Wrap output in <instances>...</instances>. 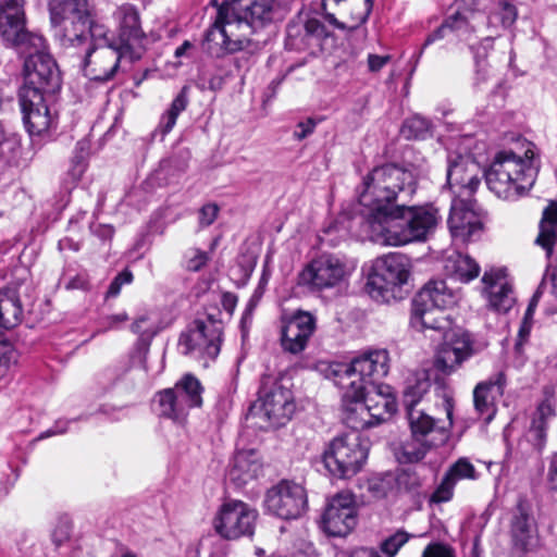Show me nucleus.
Returning <instances> with one entry per match:
<instances>
[{
  "mask_svg": "<svg viewBox=\"0 0 557 557\" xmlns=\"http://www.w3.org/2000/svg\"><path fill=\"white\" fill-rule=\"evenodd\" d=\"M418 176L411 169L393 163L373 168L367 173L359 188V203L366 208L364 226L367 232L380 227V222L389 215L417 190Z\"/></svg>",
  "mask_w": 557,
  "mask_h": 557,
  "instance_id": "obj_1",
  "label": "nucleus"
},
{
  "mask_svg": "<svg viewBox=\"0 0 557 557\" xmlns=\"http://www.w3.org/2000/svg\"><path fill=\"white\" fill-rule=\"evenodd\" d=\"M271 23L240 9L234 2L223 3L214 24L207 30L203 48L216 58L227 53L260 50L268 41L265 28Z\"/></svg>",
  "mask_w": 557,
  "mask_h": 557,
  "instance_id": "obj_2",
  "label": "nucleus"
},
{
  "mask_svg": "<svg viewBox=\"0 0 557 557\" xmlns=\"http://www.w3.org/2000/svg\"><path fill=\"white\" fill-rule=\"evenodd\" d=\"M537 171L534 151L529 145L523 156L512 150L496 153L484 175L488 189L495 196L504 200H516L532 188Z\"/></svg>",
  "mask_w": 557,
  "mask_h": 557,
  "instance_id": "obj_3",
  "label": "nucleus"
},
{
  "mask_svg": "<svg viewBox=\"0 0 557 557\" xmlns=\"http://www.w3.org/2000/svg\"><path fill=\"white\" fill-rule=\"evenodd\" d=\"M120 41L119 48L111 45H98L87 49L83 70L88 78L106 82L113 76L121 61L132 62L137 59L139 17L133 7L123 8Z\"/></svg>",
  "mask_w": 557,
  "mask_h": 557,
  "instance_id": "obj_4",
  "label": "nucleus"
},
{
  "mask_svg": "<svg viewBox=\"0 0 557 557\" xmlns=\"http://www.w3.org/2000/svg\"><path fill=\"white\" fill-rule=\"evenodd\" d=\"M441 216L433 206H397L380 222V227L371 228V240L389 246H400L424 240L434 232Z\"/></svg>",
  "mask_w": 557,
  "mask_h": 557,
  "instance_id": "obj_5",
  "label": "nucleus"
},
{
  "mask_svg": "<svg viewBox=\"0 0 557 557\" xmlns=\"http://www.w3.org/2000/svg\"><path fill=\"white\" fill-rule=\"evenodd\" d=\"M51 23L63 26L72 46L90 42V47L110 45L103 25L94 18L90 0H48Z\"/></svg>",
  "mask_w": 557,
  "mask_h": 557,
  "instance_id": "obj_6",
  "label": "nucleus"
},
{
  "mask_svg": "<svg viewBox=\"0 0 557 557\" xmlns=\"http://www.w3.org/2000/svg\"><path fill=\"white\" fill-rule=\"evenodd\" d=\"M442 401L446 419H434L423 409H411L407 418L411 438L403 445V454L408 462H418L436 447L449 440L453 426V398L442 392Z\"/></svg>",
  "mask_w": 557,
  "mask_h": 557,
  "instance_id": "obj_7",
  "label": "nucleus"
},
{
  "mask_svg": "<svg viewBox=\"0 0 557 557\" xmlns=\"http://www.w3.org/2000/svg\"><path fill=\"white\" fill-rule=\"evenodd\" d=\"M389 371V356L386 349H374L363 352L350 363H332L329 375L338 387L372 389L382 388L380 381Z\"/></svg>",
  "mask_w": 557,
  "mask_h": 557,
  "instance_id": "obj_8",
  "label": "nucleus"
},
{
  "mask_svg": "<svg viewBox=\"0 0 557 557\" xmlns=\"http://www.w3.org/2000/svg\"><path fill=\"white\" fill-rule=\"evenodd\" d=\"M202 392L200 381L193 374L186 373L173 387L158 392L152 405L159 416L182 422L189 409L201 407Z\"/></svg>",
  "mask_w": 557,
  "mask_h": 557,
  "instance_id": "obj_9",
  "label": "nucleus"
},
{
  "mask_svg": "<svg viewBox=\"0 0 557 557\" xmlns=\"http://www.w3.org/2000/svg\"><path fill=\"white\" fill-rule=\"evenodd\" d=\"M367 458L368 446L357 432L335 437L322 455L326 470L341 479L358 473Z\"/></svg>",
  "mask_w": 557,
  "mask_h": 557,
  "instance_id": "obj_10",
  "label": "nucleus"
},
{
  "mask_svg": "<svg viewBox=\"0 0 557 557\" xmlns=\"http://www.w3.org/2000/svg\"><path fill=\"white\" fill-rule=\"evenodd\" d=\"M409 277V260L398 253L379 259L372 268L366 284L369 296L380 302H389L396 298V290Z\"/></svg>",
  "mask_w": 557,
  "mask_h": 557,
  "instance_id": "obj_11",
  "label": "nucleus"
},
{
  "mask_svg": "<svg viewBox=\"0 0 557 557\" xmlns=\"http://www.w3.org/2000/svg\"><path fill=\"white\" fill-rule=\"evenodd\" d=\"M351 274V269L341 257L323 253L311 260L299 273L298 283L311 292H322L339 286Z\"/></svg>",
  "mask_w": 557,
  "mask_h": 557,
  "instance_id": "obj_12",
  "label": "nucleus"
},
{
  "mask_svg": "<svg viewBox=\"0 0 557 557\" xmlns=\"http://www.w3.org/2000/svg\"><path fill=\"white\" fill-rule=\"evenodd\" d=\"M257 518L258 511L248 504L228 499L219 508L213 525L222 537L236 540L253 534Z\"/></svg>",
  "mask_w": 557,
  "mask_h": 557,
  "instance_id": "obj_13",
  "label": "nucleus"
},
{
  "mask_svg": "<svg viewBox=\"0 0 557 557\" xmlns=\"http://www.w3.org/2000/svg\"><path fill=\"white\" fill-rule=\"evenodd\" d=\"M220 347L221 330L213 322L195 321L194 326L183 333L178 341L181 352L202 361L203 367L218 357Z\"/></svg>",
  "mask_w": 557,
  "mask_h": 557,
  "instance_id": "obj_14",
  "label": "nucleus"
},
{
  "mask_svg": "<svg viewBox=\"0 0 557 557\" xmlns=\"http://www.w3.org/2000/svg\"><path fill=\"white\" fill-rule=\"evenodd\" d=\"M0 37L9 45L17 47L42 45V38L26 29L25 13L21 0L0 2Z\"/></svg>",
  "mask_w": 557,
  "mask_h": 557,
  "instance_id": "obj_15",
  "label": "nucleus"
},
{
  "mask_svg": "<svg viewBox=\"0 0 557 557\" xmlns=\"http://www.w3.org/2000/svg\"><path fill=\"white\" fill-rule=\"evenodd\" d=\"M264 505L269 512L278 518L296 519L306 510V491L297 483L282 481L267 492Z\"/></svg>",
  "mask_w": 557,
  "mask_h": 557,
  "instance_id": "obj_16",
  "label": "nucleus"
},
{
  "mask_svg": "<svg viewBox=\"0 0 557 557\" xmlns=\"http://www.w3.org/2000/svg\"><path fill=\"white\" fill-rule=\"evenodd\" d=\"M259 403V418L265 421L269 428L284 425L295 411L292 391L278 382H274L270 387H262Z\"/></svg>",
  "mask_w": 557,
  "mask_h": 557,
  "instance_id": "obj_17",
  "label": "nucleus"
},
{
  "mask_svg": "<svg viewBox=\"0 0 557 557\" xmlns=\"http://www.w3.org/2000/svg\"><path fill=\"white\" fill-rule=\"evenodd\" d=\"M322 525L331 536H346L357 525V504L352 494L342 492L327 503Z\"/></svg>",
  "mask_w": 557,
  "mask_h": 557,
  "instance_id": "obj_18",
  "label": "nucleus"
},
{
  "mask_svg": "<svg viewBox=\"0 0 557 557\" xmlns=\"http://www.w3.org/2000/svg\"><path fill=\"white\" fill-rule=\"evenodd\" d=\"M24 74L25 85L22 88H33L42 94L54 92L60 88L61 78L57 63L45 51H37L27 57Z\"/></svg>",
  "mask_w": 557,
  "mask_h": 557,
  "instance_id": "obj_19",
  "label": "nucleus"
},
{
  "mask_svg": "<svg viewBox=\"0 0 557 557\" xmlns=\"http://www.w3.org/2000/svg\"><path fill=\"white\" fill-rule=\"evenodd\" d=\"M20 104L30 136H42L49 132L54 119L47 106L45 94L33 88H21Z\"/></svg>",
  "mask_w": 557,
  "mask_h": 557,
  "instance_id": "obj_20",
  "label": "nucleus"
},
{
  "mask_svg": "<svg viewBox=\"0 0 557 557\" xmlns=\"http://www.w3.org/2000/svg\"><path fill=\"white\" fill-rule=\"evenodd\" d=\"M509 536L512 549L518 553H533L542 547L537 523L522 504L510 518Z\"/></svg>",
  "mask_w": 557,
  "mask_h": 557,
  "instance_id": "obj_21",
  "label": "nucleus"
},
{
  "mask_svg": "<svg viewBox=\"0 0 557 557\" xmlns=\"http://www.w3.org/2000/svg\"><path fill=\"white\" fill-rule=\"evenodd\" d=\"M476 352L471 335L465 331H456L438 349L434 364L437 370L449 374Z\"/></svg>",
  "mask_w": 557,
  "mask_h": 557,
  "instance_id": "obj_22",
  "label": "nucleus"
},
{
  "mask_svg": "<svg viewBox=\"0 0 557 557\" xmlns=\"http://www.w3.org/2000/svg\"><path fill=\"white\" fill-rule=\"evenodd\" d=\"M482 171L479 163L470 156L449 157L447 183L457 188L458 197H471L479 187Z\"/></svg>",
  "mask_w": 557,
  "mask_h": 557,
  "instance_id": "obj_23",
  "label": "nucleus"
},
{
  "mask_svg": "<svg viewBox=\"0 0 557 557\" xmlns=\"http://www.w3.org/2000/svg\"><path fill=\"white\" fill-rule=\"evenodd\" d=\"M447 223L451 236L462 243L471 240L482 231V223L474 212L470 197H457L453 200Z\"/></svg>",
  "mask_w": 557,
  "mask_h": 557,
  "instance_id": "obj_24",
  "label": "nucleus"
},
{
  "mask_svg": "<svg viewBox=\"0 0 557 557\" xmlns=\"http://www.w3.org/2000/svg\"><path fill=\"white\" fill-rule=\"evenodd\" d=\"M315 331V318L305 311H298L282 325L281 344L285 351L297 355L308 345Z\"/></svg>",
  "mask_w": 557,
  "mask_h": 557,
  "instance_id": "obj_25",
  "label": "nucleus"
},
{
  "mask_svg": "<svg viewBox=\"0 0 557 557\" xmlns=\"http://www.w3.org/2000/svg\"><path fill=\"white\" fill-rule=\"evenodd\" d=\"M343 389L342 408L344 423L356 432L373 426L364 399L366 388L339 387Z\"/></svg>",
  "mask_w": 557,
  "mask_h": 557,
  "instance_id": "obj_26",
  "label": "nucleus"
},
{
  "mask_svg": "<svg viewBox=\"0 0 557 557\" xmlns=\"http://www.w3.org/2000/svg\"><path fill=\"white\" fill-rule=\"evenodd\" d=\"M482 282L487 290L490 306L498 312H508L515 304L511 284L506 277L505 270L485 271Z\"/></svg>",
  "mask_w": 557,
  "mask_h": 557,
  "instance_id": "obj_27",
  "label": "nucleus"
},
{
  "mask_svg": "<svg viewBox=\"0 0 557 557\" xmlns=\"http://www.w3.org/2000/svg\"><path fill=\"white\" fill-rule=\"evenodd\" d=\"M504 385L505 374L498 372L488 380L480 382L473 391L475 411L485 423H490L496 413L495 400L503 395Z\"/></svg>",
  "mask_w": 557,
  "mask_h": 557,
  "instance_id": "obj_28",
  "label": "nucleus"
},
{
  "mask_svg": "<svg viewBox=\"0 0 557 557\" xmlns=\"http://www.w3.org/2000/svg\"><path fill=\"white\" fill-rule=\"evenodd\" d=\"M262 471V461L255 449L237 450L228 466V479L236 486H244L256 480Z\"/></svg>",
  "mask_w": 557,
  "mask_h": 557,
  "instance_id": "obj_29",
  "label": "nucleus"
},
{
  "mask_svg": "<svg viewBox=\"0 0 557 557\" xmlns=\"http://www.w3.org/2000/svg\"><path fill=\"white\" fill-rule=\"evenodd\" d=\"M410 325L419 332L434 331L445 335L450 322L443 310L413 298Z\"/></svg>",
  "mask_w": 557,
  "mask_h": 557,
  "instance_id": "obj_30",
  "label": "nucleus"
},
{
  "mask_svg": "<svg viewBox=\"0 0 557 557\" xmlns=\"http://www.w3.org/2000/svg\"><path fill=\"white\" fill-rule=\"evenodd\" d=\"M478 472L468 458L461 457L446 471L442 482L431 496L434 503H444L451 499L454 490L460 480H476Z\"/></svg>",
  "mask_w": 557,
  "mask_h": 557,
  "instance_id": "obj_31",
  "label": "nucleus"
},
{
  "mask_svg": "<svg viewBox=\"0 0 557 557\" xmlns=\"http://www.w3.org/2000/svg\"><path fill=\"white\" fill-rule=\"evenodd\" d=\"M333 4L346 12L355 24H361L368 20L372 11L373 0H322L325 20L333 27L345 29L346 25L339 22L334 13L327 11Z\"/></svg>",
  "mask_w": 557,
  "mask_h": 557,
  "instance_id": "obj_32",
  "label": "nucleus"
},
{
  "mask_svg": "<svg viewBox=\"0 0 557 557\" xmlns=\"http://www.w3.org/2000/svg\"><path fill=\"white\" fill-rule=\"evenodd\" d=\"M330 36V32L325 25L318 18H308L300 25L299 23L290 22L287 25V39L289 45L296 49H302L311 45L314 40L317 44Z\"/></svg>",
  "mask_w": 557,
  "mask_h": 557,
  "instance_id": "obj_33",
  "label": "nucleus"
},
{
  "mask_svg": "<svg viewBox=\"0 0 557 557\" xmlns=\"http://www.w3.org/2000/svg\"><path fill=\"white\" fill-rule=\"evenodd\" d=\"M544 399L537 405L533 413L531 426L529 430L530 441L533 445L541 449L546 440L547 424L555 417V401L553 393L545 389Z\"/></svg>",
  "mask_w": 557,
  "mask_h": 557,
  "instance_id": "obj_34",
  "label": "nucleus"
},
{
  "mask_svg": "<svg viewBox=\"0 0 557 557\" xmlns=\"http://www.w3.org/2000/svg\"><path fill=\"white\" fill-rule=\"evenodd\" d=\"M389 387L382 385V388L372 389L368 387L364 391V399L369 409L373 426L386 421L396 410V403L389 393Z\"/></svg>",
  "mask_w": 557,
  "mask_h": 557,
  "instance_id": "obj_35",
  "label": "nucleus"
},
{
  "mask_svg": "<svg viewBox=\"0 0 557 557\" xmlns=\"http://www.w3.org/2000/svg\"><path fill=\"white\" fill-rule=\"evenodd\" d=\"M414 298L443 311L454 307L458 301V295L445 281L429 282Z\"/></svg>",
  "mask_w": 557,
  "mask_h": 557,
  "instance_id": "obj_36",
  "label": "nucleus"
},
{
  "mask_svg": "<svg viewBox=\"0 0 557 557\" xmlns=\"http://www.w3.org/2000/svg\"><path fill=\"white\" fill-rule=\"evenodd\" d=\"M535 243L552 253L553 246L557 243V203L550 202L543 211L540 222V232Z\"/></svg>",
  "mask_w": 557,
  "mask_h": 557,
  "instance_id": "obj_37",
  "label": "nucleus"
},
{
  "mask_svg": "<svg viewBox=\"0 0 557 557\" xmlns=\"http://www.w3.org/2000/svg\"><path fill=\"white\" fill-rule=\"evenodd\" d=\"M430 387L431 383L425 372H419L407 380L403 395V403L407 412L411 409H419L418 406Z\"/></svg>",
  "mask_w": 557,
  "mask_h": 557,
  "instance_id": "obj_38",
  "label": "nucleus"
},
{
  "mask_svg": "<svg viewBox=\"0 0 557 557\" xmlns=\"http://www.w3.org/2000/svg\"><path fill=\"white\" fill-rule=\"evenodd\" d=\"M22 307L16 293L9 289L0 293V325L10 329L20 323Z\"/></svg>",
  "mask_w": 557,
  "mask_h": 557,
  "instance_id": "obj_39",
  "label": "nucleus"
},
{
  "mask_svg": "<svg viewBox=\"0 0 557 557\" xmlns=\"http://www.w3.org/2000/svg\"><path fill=\"white\" fill-rule=\"evenodd\" d=\"M446 268L463 283L474 280L480 274V265L468 255L458 253L451 257Z\"/></svg>",
  "mask_w": 557,
  "mask_h": 557,
  "instance_id": "obj_40",
  "label": "nucleus"
},
{
  "mask_svg": "<svg viewBox=\"0 0 557 557\" xmlns=\"http://www.w3.org/2000/svg\"><path fill=\"white\" fill-rule=\"evenodd\" d=\"M187 104V87H183L181 92L172 101L170 109L161 119L160 128L163 135L172 131L176 123L177 116L186 109Z\"/></svg>",
  "mask_w": 557,
  "mask_h": 557,
  "instance_id": "obj_41",
  "label": "nucleus"
},
{
  "mask_svg": "<svg viewBox=\"0 0 557 557\" xmlns=\"http://www.w3.org/2000/svg\"><path fill=\"white\" fill-rule=\"evenodd\" d=\"M462 25H466V22L465 16L460 12L458 14H451L450 16H448L437 29H435L432 34L428 36L420 51V54L422 53L425 47H428L429 45L433 44L438 39L445 38L449 33L463 32Z\"/></svg>",
  "mask_w": 557,
  "mask_h": 557,
  "instance_id": "obj_42",
  "label": "nucleus"
},
{
  "mask_svg": "<svg viewBox=\"0 0 557 557\" xmlns=\"http://www.w3.org/2000/svg\"><path fill=\"white\" fill-rule=\"evenodd\" d=\"M273 1L274 0H232L240 9L248 10L269 23L273 21Z\"/></svg>",
  "mask_w": 557,
  "mask_h": 557,
  "instance_id": "obj_43",
  "label": "nucleus"
},
{
  "mask_svg": "<svg viewBox=\"0 0 557 557\" xmlns=\"http://www.w3.org/2000/svg\"><path fill=\"white\" fill-rule=\"evenodd\" d=\"M430 129V122L419 115L407 119L400 129L401 135L406 139L424 138Z\"/></svg>",
  "mask_w": 557,
  "mask_h": 557,
  "instance_id": "obj_44",
  "label": "nucleus"
},
{
  "mask_svg": "<svg viewBox=\"0 0 557 557\" xmlns=\"http://www.w3.org/2000/svg\"><path fill=\"white\" fill-rule=\"evenodd\" d=\"M518 12L513 4L508 1H500L498 3V10L488 16V26L494 25V20L499 22V25L504 28L510 27L517 20Z\"/></svg>",
  "mask_w": 557,
  "mask_h": 557,
  "instance_id": "obj_45",
  "label": "nucleus"
},
{
  "mask_svg": "<svg viewBox=\"0 0 557 557\" xmlns=\"http://www.w3.org/2000/svg\"><path fill=\"white\" fill-rule=\"evenodd\" d=\"M409 535L404 531H397L381 544V550L385 556L394 557L398 550L408 542Z\"/></svg>",
  "mask_w": 557,
  "mask_h": 557,
  "instance_id": "obj_46",
  "label": "nucleus"
},
{
  "mask_svg": "<svg viewBox=\"0 0 557 557\" xmlns=\"http://www.w3.org/2000/svg\"><path fill=\"white\" fill-rule=\"evenodd\" d=\"M72 521L69 517L62 516L58 519L52 530V542L57 546H61L70 541L72 534Z\"/></svg>",
  "mask_w": 557,
  "mask_h": 557,
  "instance_id": "obj_47",
  "label": "nucleus"
},
{
  "mask_svg": "<svg viewBox=\"0 0 557 557\" xmlns=\"http://www.w3.org/2000/svg\"><path fill=\"white\" fill-rule=\"evenodd\" d=\"M16 362V351L10 344L0 343V380L4 377Z\"/></svg>",
  "mask_w": 557,
  "mask_h": 557,
  "instance_id": "obj_48",
  "label": "nucleus"
},
{
  "mask_svg": "<svg viewBox=\"0 0 557 557\" xmlns=\"http://www.w3.org/2000/svg\"><path fill=\"white\" fill-rule=\"evenodd\" d=\"M133 278L134 276L128 270H124L121 273H119L110 284L109 289L106 294V298L117 297L119 294L121 293V288L124 285L131 284Z\"/></svg>",
  "mask_w": 557,
  "mask_h": 557,
  "instance_id": "obj_49",
  "label": "nucleus"
},
{
  "mask_svg": "<svg viewBox=\"0 0 557 557\" xmlns=\"http://www.w3.org/2000/svg\"><path fill=\"white\" fill-rule=\"evenodd\" d=\"M421 557H456V555L449 545L431 543L424 548Z\"/></svg>",
  "mask_w": 557,
  "mask_h": 557,
  "instance_id": "obj_50",
  "label": "nucleus"
},
{
  "mask_svg": "<svg viewBox=\"0 0 557 557\" xmlns=\"http://www.w3.org/2000/svg\"><path fill=\"white\" fill-rule=\"evenodd\" d=\"M190 256L187 260V269L194 272L201 270L209 261V256L206 251L200 249H191Z\"/></svg>",
  "mask_w": 557,
  "mask_h": 557,
  "instance_id": "obj_51",
  "label": "nucleus"
},
{
  "mask_svg": "<svg viewBox=\"0 0 557 557\" xmlns=\"http://www.w3.org/2000/svg\"><path fill=\"white\" fill-rule=\"evenodd\" d=\"M457 10L454 14H458L459 12L465 16L466 25H462V30H469V15L473 14L478 10V1L476 0H457L456 1Z\"/></svg>",
  "mask_w": 557,
  "mask_h": 557,
  "instance_id": "obj_52",
  "label": "nucleus"
},
{
  "mask_svg": "<svg viewBox=\"0 0 557 557\" xmlns=\"http://www.w3.org/2000/svg\"><path fill=\"white\" fill-rule=\"evenodd\" d=\"M219 213V207L215 203L205 205L199 211V223L201 226L211 225Z\"/></svg>",
  "mask_w": 557,
  "mask_h": 557,
  "instance_id": "obj_53",
  "label": "nucleus"
},
{
  "mask_svg": "<svg viewBox=\"0 0 557 557\" xmlns=\"http://www.w3.org/2000/svg\"><path fill=\"white\" fill-rule=\"evenodd\" d=\"M77 150H79V153H77L73 158V160H72L73 166L71 169V171L75 177H79L86 169V154L87 153L85 152V144L78 143Z\"/></svg>",
  "mask_w": 557,
  "mask_h": 557,
  "instance_id": "obj_54",
  "label": "nucleus"
},
{
  "mask_svg": "<svg viewBox=\"0 0 557 557\" xmlns=\"http://www.w3.org/2000/svg\"><path fill=\"white\" fill-rule=\"evenodd\" d=\"M315 122L312 119H308L306 121L299 122L297 124V129L294 132V138L297 140H302L311 135L315 128Z\"/></svg>",
  "mask_w": 557,
  "mask_h": 557,
  "instance_id": "obj_55",
  "label": "nucleus"
},
{
  "mask_svg": "<svg viewBox=\"0 0 557 557\" xmlns=\"http://www.w3.org/2000/svg\"><path fill=\"white\" fill-rule=\"evenodd\" d=\"M389 55H377V54H369L368 57V65L371 72L380 71L388 61Z\"/></svg>",
  "mask_w": 557,
  "mask_h": 557,
  "instance_id": "obj_56",
  "label": "nucleus"
},
{
  "mask_svg": "<svg viewBox=\"0 0 557 557\" xmlns=\"http://www.w3.org/2000/svg\"><path fill=\"white\" fill-rule=\"evenodd\" d=\"M542 295V292L541 289L539 288L534 295L532 296V298L530 299V302L528 305V308L525 310V313H524V317L523 319H528V320H533V314L535 312V309L537 307V304H539V300H540V297Z\"/></svg>",
  "mask_w": 557,
  "mask_h": 557,
  "instance_id": "obj_57",
  "label": "nucleus"
},
{
  "mask_svg": "<svg viewBox=\"0 0 557 557\" xmlns=\"http://www.w3.org/2000/svg\"><path fill=\"white\" fill-rule=\"evenodd\" d=\"M259 299H260V295H257V294L252 295V297L249 299V301L246 306V309L243 313L244 321L251 318L252 312L259 302Z\"/></svg>",
  "mask_w": 557,
  "mask_h": 557,
  "instance_id": "obj_58",
  "label": "nucleus"
},
{
  "mask_svg": "<svg viewBox=\"0 0 557 557\" xmlns=\"http://www.w3.org/2000/svg\"><path fill=\"white\" fill-rule=\"evenodd\" d=\"M548 482L555 491H557V456L552 460L548 471Z\"/></svg>",
  "mask_w": 557,
  "mask_h": 557,
  "instance_id": "obj_59",
  "label": "nucleus"
},
{
  "mask_svg": "<svg viewBox=\"0 0 557 557\" xmlns=\"http://www.w3.org/2000/svg\"><path fill=\"white\" fill-rule=\"evenodd\" d=\"M350 557H381V555L373 548L361 547L355 549Z\"/></svg>",
  "mask_w": 557,
  "mask_h": 557,
  "instance_id": "obj_60",
  "label": "nucleus"
},
{
  "mask_svg": "<svg viewBox=\"0 0 557 557\" xmlns=\"http://www.w3.org/2000/svg\"><path fill=\"white\" fill-rule=\"evenodd\" d=\"M531 326H532V320H528V319L522 320V324L519 329V334H518L520 342L524 341L529 336Z\"/></svg>",
  "mask_w": 557,
  "mask_h": 557,
  "instance_id": "obj_61",
  "label": "nucleus"
},
{
  "mask_svg": "<svg viewBox=\"0 0 557 557\" xmlns=\"http://www.w3.org/2000/svg\"><path fill=\"white\" fill-rule=\"evenodd\" d=\"M191 48V44L189 41H184L180 47L176 48L174 54L176 58H181L186 54V52Z\"/></svg>",
  "mask_w": 557,
  "mask_h": 557,
  "instance_id": "obj_62",
  "label": "nucleus"
},
{
  "mask_svg": "<svg viewBox=\"0 0 557 557\" xmlns=\"http://www.w3.org/2000/svg\"><path fill=\"white\" fill-rule=\"evenodd\" d=\"M236 297L232 294H226L224 296V307L228 310H233L236 305Z\"/></svg>",
  "mask_w": 557,
  "mask_h": 557,
  "instance_id": "obj_63",
  "label": "nucleus"
},
{
  "mask_svg": "<svg viewBox=\"0 0 557 557\" xmlns=\"http://www.w3.org/2000/svg\"><path fill=\"white\" fill-rule=\"evenodd\" d=\"M126 320L127 315L125 313L115 314L110 318V325L113 326L115 323L124 322Z\"/></svg>",
  "mask_w": 557,
  "mask_h": 557,
  "instance_id": "obj_64",
  "label": "nucleus"
}]
</instances>
